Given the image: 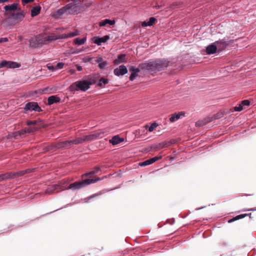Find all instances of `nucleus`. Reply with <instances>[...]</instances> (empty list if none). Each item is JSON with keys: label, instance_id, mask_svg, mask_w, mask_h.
<instances>
[{"label": "nucleus", "instance_id": "obj_1", "mask_svg": "<svg viewBox=\"0 0 256 256\" xmlns=\"http://www.w3.org/2000/svg\"><path fill=\"white\" fill-rule=\"evenodd\" d=\"M96 76H86L81 80L72 83L70 86V92L78 90L86 92L90 88L91 85L96 82Z\"/></svg>", "mask_w": 256, "mask_h": 256}, {"label": "nucleus", "instance_id": "obj_2", "mask_svg": "<svg viewBox=\"0 0 256 256\" xmlns=\"http://www.w3.org/2000/svg\"><path fill=\"white\" fill-rule=\"evenodd\" d=\"M80 140L78 138H76L72 140L63 141L49 145L46 147V149L48 150H50L52 149L69 148L74 144H80Z\"/></svg>", "mask_w": 256, "mask_h": 256}, {"label": "nucleus", "instance_id": "obj_3", "mask_svg": "<svg viewBox=\"0 0 256 256\" xmlns=\"http://www.w3.org/2000/svg\"><path fill=\"white\" fill-rule=\"evenodd\" d=\"M66 6L68 14H76L80 13L84 8L80 0H74L72 2L66 4Z\"/></svg>", "mask_w": 256, "mask_h": 256}, {"label": "nucleus", "instance_id": "obj_4", "mask_svg": "<svg viewBox=\"0 0 256 256\" xmlns=\"http://www.w3.org/2000/svg\"><path fill=\"white\" fill-rule=\"evenodd\" d=\"M32 171L30 169L20 170L17 172H9L2 174V181H6L16 178L22 176L26 174L30 173Z\"/></svg>", "mask_w": 256, "mask_h": 256}, {"label": "nucleus", "instance_id": "obj_5", "mask_svg": "<svg viewBox=\"0 0 256 256\" xmlns=\"http://www.w3.org/2000/svg\"><path fill=\"white\" fill-rule=\"evenodd\" d=\"M96 182H97L96 178L86 179L82 182H76L70 184L67 189L78 190L86 186Z\"/></svg>", "mask_w": 256, "mask_h": 256}, {"label": "nucleus", "instance_id": "obj_6", "mask_svg": "<svg viewBox=\"0 0 256 256\" xmlns=\"http://www.w3.org/2000/svg\"><path fill=\"white\" fill-rule=\"evenodd\" d=\"M79 34V32L78 30H76L74 32H68V34H64L60 36L56 35H50L44 38L46 44L48 42L57 40L58 39H65L70 38H72Z\"/></svg>", "mask_w": 256, "mask_h": 256}, {"label": "nucleus", "instance_id": "obj_7", "mask_svg": "<svg viewBox=\"0 0 256 256\" xmlns=\"http://www.w3.org/2000/svg\"><path fill=\"white\" fill-rule=\"evenodd\" d=\"M30 46L32 48H38L46 44L44 36L42 34H38L31 38L29 40Z\"/></svg>", "mask_w": 256, "mask_h": 256}, {"label": "nucleus", "instance_id": "obj_8", "mask_svg": "<svg viewBox=\"0 0 256 256\" xmlns=\"http://www.w3.org/2000/svg\"><path fill=\"white\" fill-rule=\"evenodd\" d=\"M38 129H21L20 130L10 132L8 134V138H14L18 139L24 136L26 133H30L34 132L36 130Z\"/></svg>", "mask_w": 256, "mask_h": 256}, {"label": "nucleus", "instance_id": "obj_9", "mask_svg": "<svg viewBox=\"0 0 256 256\" xmlns=\"http://www.w3.org/2000/svg\"><path fill=\"white\" fill-rule=\"evenodd\" d=\"M140 68L142 70L153 72L156 71V66L154 60L148 61L139 65Z\"/></svg>", "mask_w": 256, "mask_h": 256}, {"label": "nucleus", "instance_id": "obj_10", "mask_svg": "<svg viewBox=\"0 0 256 256\" xmlns=\"http://www.w3.org/2000/svg\"><path fill=\"white\" fill-rule=\"evenodd\" d=\"M24 109L26 110L34 111L37 112L42 111L41 108L39 106L38 102H34L26 103L24 106Z\"/></svg>", "mask_w": 256, "mask_h": 256}, {"label": "nucleus", "instance_id": "obj_11", "mask_svg": "<svg viewBox=\"0 0 256 256\" xmlns=\"http://www.w3.org/2000/svg\"><path fill=\"white\" fill-rule=\"evenodd\" d=\"M156 70L160 71L166 68L169 65V62L164 59H158L154 60Z\"/></svg>", "mask_w": 256, "mask_h": 256}, {"label": "nucleus", "instance_id": "obj_12", "mask_svg": "<svg viewBox=\"0 0 256 256\" xmlns=\"http://www.w3.org/2000/svg\"><path fill=\"white\" fill-rule=\"evenodd\" d=\"M68 14V10L66 5L58 10L52 14V16L56 19L60 18L64 14Z\"/></svg>", "mask_w": 256, "mask_h": 256}, {"label": "nucleus", "instance_id": "obj_13", "mask_svg": "<svg viewBox=\"0 0 256 256\" xmlns=\"http://www.w3.org/2000/svg\"><path fill=\"white\" fill-rule=\"evenodd\" d=\"M100 135V133L96 132L92 134L86 136L82 138H78V139L81 140L80 144L85 141H92L97 139Z\"/></svg>", "mask_w": 256, "mask_h": 256}, {"label": "nucleus", "instance_id": "obj_14", "mask_svg": "<svg viewBox=\"0 0 256 256\" xmlns=\"http://www.w3.org/2000/svg\"><path fill=\"white\" fill-rule=\"evenodd\" d=\"M67 188H64L63 186L60 184H54V185L46 189V193L48 194H54V192L58 188H60L62 190H68Z\"/></svg>", "mask_w": 256, "mask_h": 256}, {"label": "nucleus", "instance_id": "obj_15", "mask_svg": "<svg viewBox=\"0 0 256 256\" xmlns=\"http://www.w3.org/2000/svg\"><path fill=\"white\" fill-rule=\"evenodd\" d=\"M128 72L126 67L124 65H121L118 68L114 70V73L116 76H122Z\"/></svg>", "mask_w": 256, "mask_h": 256}, {"label": "nucleus", "instance_id": "obj_16", "mask_svg": "<svg viewBox=\"0 0 256 256\" xmlns=\"http://www.w3.org/2000/svg\"><path fill=\"white\" fill-rule=\"evenodd\" d=\"M2 66H4V68H19L20 65V64L12 61H7L6 60H2Z\"/></svg>", "mask_w": 256, "mask_h": 256}, {"label": "nucleus", "instance_id": "obj_17", "mask_svg": "<svg viewBox=\"0 0 256 256\" xmlns=\"http://www.w3.org/2000/svg\"><path fill=\"white\" fill-rule=\"evenodd\" d=\"M185 114L186 113L184 112H180L172 114L170 118V121L172 122H175L179 119L184 117L185 116Z\"/></svg>", "mask_w": 256, "mask_h": 256}, {"label": "nucleus", "instance_id": "obj_18", "mask_svg": "<svg viewBox=\"0 0 256 256\" xmlns=\"http://www.w3.org/2000/svg\"><path fill=\"white\" fill-rule=\"evenodd\" d=\"M124 140V138L122 137H120V135H115L109 140V142L112 146H116Z\"/></svg>", "mask_w": 256, "mask_h": 256}, {"label": "nucleus", "instance_id": "obj_19", "mask_svg": "<svg viewBox=\"0 0 256 256\" xmlns=\"http://www.w3.org/2000/svg\"><path fill=\"white\" fill-rule=\"evenodd\" d=\"M214 43L217 46L218 51H222L224 50L228 46L226 42L224 39L216 41Z\"/></svg>", "mask_w": 256, "mask_h": 256}, {"label": "nucleus", "instance_id": "obj_20", "mask_svg": "<svg viewBox=\"0 0 256 256\" xmlns=\"http://www.w3.org/2000/svg\"><path fill=\"white\" fill-rule=\"evenodd\" d=\"M110 39V36L108 35L103 37L95 36L94 38V42L98 46L101 45L102 43L106 42Z\"/></svg>", "mask_w": 256, "mask_h": 256}, {"label": "nucleus", "instance_id": "obj_21", "mask_svg": "<svg viewBox=\"0 0 256 256\" xmlns=\"http://www.w3.org/2000/svg\"><path fill=\"white\" fill-rule=\"evenodd\" d=\"M140 68L138 66V68H135L134 66H132L130 68V71L131 72V74L130 76V80L131 81H133L136 78V76H138V73L140 71Z\"/></svg>", "mask_w": 256, "mask_h": 256}, {"label": "nucleus", "instance_id": "obj_22", "mask_svg": "<svg viewBox=\"0 0 256 256\" xmlns=\"http://www.w3.org/2000/svg\"><path fill=\"white\" fill-rule=\"evenodd\" d=\"M212 118L209 116H208L202 120H199L196 122L195 124V126L196 127H202L204 126L207 123L212 122Z\"/></svg>", "mask_w": 256, "mask_h": 256}, {"label": "nucleus", "instance_id": "obj_23", "mask_svg": "<svg viewBox=\"0 0 256 256\" xmlns=\"http://www.w3.org/2000/svg\"><path fill=\"white\" fill-rule=\"evenodd\" d=\"M20 10L19 12L14 13L12 15V17L13 20H20L24 18L25 16V14L24 10Z\"/></svg>", "mask_w": 256, "mask_h": 256}, {"label": "nucleus", "instance_id": "obj_24", "mask_svg": "<svg viewBox=\"0 0 256 256\" xmlns=\"http://www.w3.org/2000/svg\"><path fill=\"white\" fill-rule=\"evenodd\" d=\"M168 146V142L164 141L158 144H154L150 146V148L154 150H160Z\"/></svg>", "mask_w": 256, "mask_h": 256}, {"label": "nucleus", "instance_id": "obj_25", "mask_svg": "<svg viewBox=\"0 0 256 256\" xmlns=\"http://www.w3.org/2000/svg\"><path fill=\"white\" fill-rule=\"evenodd\" d=\"M217 50V46L215 45L214 42L208 45L206 48V52L208 54H214L216 52Z\"/></svg>", "mask_w": 256, "mask_h": 256}, {"label": "nucleus", "instance_id": "obj_26", "mask_svg": "<svg viewBox=\"0 0 256 256\" xmlns=\"http://www.w3.org/2000/svg\"><path fill=\"white\" fill-rule=\"evenodd\" d=\"M60 98L56 95H53L49 96L48 98V104L52 105L54 104L60 102Z\"/></svg>", "mask_w": 256, "mask_h": 256}, {"label": "nucleus", "instance_id": "obj_27", "mask_svg": "<svg viewBox=\"0 0 256 256\" xmlns=\"http://www.w3.org/2000/svg\"><path fill=\"white\" fill-rule=\"evenodd\" d=\"M18 3H14L12 4L6 5L4 6V10L6 11H15L18 10Z\"/></svg>", "mask_w": 256, "mask_h": 256}, {"label": "nucleus", "instance_id": "obj_28", "mask_svg": "<svg viewBox=\"0 0 256 256\" xmlns=\"http://www.w3.org/2000/svg\"><path fill=\"white\" fill-rule=\"evenodd\" d=\"M228 113V110H220L216 114H214V116H210L212 118V120H216L218 118H220L224 116V115Z\"/></svg>", "mask_w": 256, "mask_h": 256}, {"label": "nucleus", "instance_id": "obj_29", "mask_svg": "<svg viewBox=\"0 0 256 256\" xmlns=\"http://www.w3.org/2000/svg\"><path fill=\"white\" fill-rule=\"evenodd\" d=\"M41 7L40 6H36L33 7L31 10V16L32 17L38 16L40 12Z\"/></svg>", "mask_w": 256, "mask_h": 256}, {"label": "nucleus", "instance_id": "obj_30", "mask_svg": "<svg viewBox=\"0 0 256 256\" xmlns=\"http://www.w3.org/2000/svg\"><path fill=\"white\" fill-rule=\"evenodd\" d=\"M100 170V168L98 166H96L94 167V170L90 172H86L85 174H82V176H92L96 173H98Z\"/></svg>", "mask_w": 256, "mask_h": 256}, {"label": "nucleus", "instance_id": "obj_31", "mask_svg": "<svg viewBox=\"0 0 256 256\" xmlns=\"http://www.w3.org/2000/svg\"><path fill=\"white\" fill-rule=\"evenodd\" d=\"M116 23V21L114 20H110V19H105L103 20H102L100 22L99 25L100 26H106V24H109L112 26Z\"/></svg>", "mask_w": 256, "mask_h": 256}, {"label": "nucleus", "instance_id": "obj_32", "mask_svg": "<svg viewBox=\"0 0 256 256\" xmlns=\"http://www.w3.org/2000/svg\"><path fill=\"white\" fill-rule=\"evenodd\" d=\"M126 55L124 54H120L118 56V58L114 60V64H118L124 62L125 61Z\"/></svg>", "mask_w": 256, "mask_h": 256}, {"label": "nucleus", "instance_id": "obj_33", "mask_svg": "<svg viewBox=\"0 0 256 256\" xmlns=\"http://www.w3.org/2000/svg\"><path fill=\"white\" fill-rule=\"evenodd\" d=\"M109 82V80L108 78H100L98 83L96 84V86L102 87L108 84Z\"/></svg>", "mask_w": 256, "mask_h": 256}, {"label": "nucleus", "instance_id": "obj_34", "mask_svg": "<svg viewBox=\"0 0 256 256\" xmlns=\"http://www.w3.org/2000/svg\"><path fill=\"white\" fill-rule=\"evenodd\" d=\"M86 40V37L82 38H77L74 40V42L77 45H82L84 44Z\"/></svg>", "mask_w": 256, "mask_h": 256}, {"label": "nucleus", "instance_id": "obj_35", "mask_svg": "<svg viewBox=\"0 0 256 256\" xmlns=\"http://www.w3.org/2000/svg\"><path fill=\"white\" fill-rule=\"evenodd\" d=\"M158 126L156 122H149L143 126V128H156Z\"/></svg>", "mask_w": 256, "mask_h": 256}, {"label": "nucleus", "instance_id": "obj_36", "mask_svg": "<svg viewBox=\"0 0 256 256\" xmlns=\"http://www.w3.org/2000/svg\"><path fill=\"white\" fill-rule=\"evenodd\" d=\"M100 194H101V193H100V192H98V193L94 194H92V196H88V197H87V198H84V202H89V201H90L91 199H92V198H95V197H96V196H100Z\"/></svg>", "mask_w": 256, "mask_h": 256}, {"label": "nucleus", "instance_id": "obj_37", "mask_svg": "<svg viewBox=\"0 0 256 256\" xmlns=\"http://www.w3.org/2000/svg\"><path fill=\"white\" fill-rule=\"evenodd\" d=\"M162 158V156H156L154 157H152V158H150L148 159L150 161V163L151 164H153L154 162H156V161L161 159Z\"/></svg>", "mask_w": 256, "mask_h": 256}, {"label": "nucleus", "instance_id": "obj_38", "mask_svg": "<svg viewBox=\"0 0 256 256\" xmlns=\"http://www.w3.org/2000/svg\"><path fill=\"white\" fill-rule=\"evenodd\" d=\"M181 140V138H172L171 139L170 141L167 142H168V144H176L178 142Z\"/></svg>", "mask_w": 256, "mask_h": 256}, {"label": "nucleus", "instance_id": "obj_39", "mask_svg": "<svg viewBox=\"0 0 256 256\" xmlns=\"http://www.w3.org/2000/svg\"><path fill=\"white\" fill-rule=\"evenodd\" d=\"M150 161L148 160H146L143 162H140L138 163V165L140 166H146L150 165Z\"/></svg>", "mask_w": 256, "mask_h": 256}, {"label": "nucleus", "instance_id": "obj_40", "mask_svg": "<svg viewBox=\"0 0 256 256\" xmlns=\"http://www.w3.org/2000/svg\"><path fill=\"white\" fill-rule=\"evenodd\" d=\"M243 108V107L240 104L238 106H236L234 108V110L232 111L233 112H240L241 111Z\"/></svg>", "mask_w": 256, "mask_h": 256}, {"label": "nucleus", "instance_id": "obj_41", "mask_svg": "<svg viewBox=\"0 0 256 256\" xmlns=\"http://www.w3.org/2000/svg\"><path fill=\"white\" fill-rule=\"evenodd\" d=\"M144 132V129L138 128V130H135V132H134V133L135 134L136 136H140V135H142V133Z\"/></svg>", "mask_w": 256, "mask_h": 256}, {"label": "nucleus", "instance_id": "obj_42", "mask_svg": "<svg viewBox=\"0 0 256 256\" xmlns=\"http://www.w3.org/2000/svg\"><path fill=\"white\" fill-rule=\"evenodd\" d=\"M38 122L36 120H32V125H36V126L35 128H44V127L40 125L41 123L38 122Z\"/></svg>", "mask_w": 256, "mask_h": 256}, {"label": "nucleus", "instance_id": "obj_43", "mask_svg": "<svg viewBox=\"0 0 256 256\" xmlns=\"http://www.w3.org/2000/svg\"><path fill=\"white\" fill-rule=\"evenodd\" d=\"M156 20V18H155L151 17L150 18L148 22V23L149 26H151L154 24Z\"/></svg>", "mask_w": 256, "mask_h": 256}, {"label": "nucleus", "instance_id": "obj_44", "mask_svg": "<svg viewBox=\"0 0 256 256\" xmlns=\"http://www.w3.org/2000/svg\"><path fill=\"white\" fill-rule=\"evenodd\" d=\"M240 104L242 107H243V106H248L250 104V100H245L242 101Z\"/></svg>", "mask_w": 256, "mask_h": 256}, {"label": "nucleus", "instance_id": "obj_45", "mask_svg": "<svg viewBox=\"0 0 256 256\" xmlns=\"http://www.w3.org/2000/svg\"><path fill=\"white\" fill-rule=\"evenodd\" d=\"M234 217L236 220H238L242 219V218L246 217V214H240L237 215Z\"/></svg>", "mask_w": 256, "mask_h": 256}, {"label": "nucleus", "instance_id": "obj_46", "mask_svg": "<svg viewBox=\"0 0 256 256\" xmlns=\"http://www.w3.org/2000/svg\"><path fill=\"white\" fill-rule=\"evenodd\" d=\"M107 66V63L106 62H102L98 64V66L101 69H104Z\"/></svg>", "mask_w": 256, "mask_h": 256}, {"label": "nucleus", "instance_id": "obj_47", "mask_svg": "<svg viewBox=\"0 0 256 256\" xmlns=\"http://www.w3.org/2000/svg\"><path fill=\"white\" fill-rule=\"evenodd\" d=\"M64 66V64L62 62H58L56 64V68L58 69H62Z\"/></svg>", "mask_w": 256, "mask_h": 256}, {"label": "nucleus", "instance_id": "obj_48", "mask_svg": "<svg viewBox=\"0 0 256 256\" xmlns=\"http://www.w3.org/2000/svg\"><path fill=\"white\" fill-rule=\"evenodd\" d=\"M230 243L228 240H224L221 244V246L223 247H227L229 246Z\"/></svg>", "mask_w": 256, "mask_h": 256}, {"label": "nucleus", "instance_id": "obj_49", "mask_svg": "<svg viewBox=\"0 0 256 256\" xmlns=\"http://www.w3.org/2000/svg\"><path fill=\"white\" fill-rule=\"evenodd\" d=\"M7 42H8V38H0V43Z\"/></svg>", "mask_w": 256, "mask_h": 256}, {"label": "nucleus", "instance_id": "obj_50", "mask_svg": "<svg viewBox=\"0 0 256 256\" xmlns=\"http://www.w3.org/2000/svg\"><path fill=\"white\" fill-rule=\"evenodd\" d=\"M23 4L32 2L34 0H22Z\"/></svg>", "mask_w": 256, "mask_h": 256}, {"label": "nucleus", "instance_id": "obj_51", "mask_svg": "<svg viewBox=\"0 0 256 256\" xmlns=\"http://www.w3.org/2000/svg\"><path fill=\"white\" fill-rule=\"evenodd\" d=\"M76 67L77 69V70L79 72H80L82 70V66H80V65L79 64H76Z\"/></svg>", "mask_w": 256, "mask_h": 256}, {"label": "nucleus", "instance_id": "obj_52", "mask_svg": "<svg viewBox=\"0 0 256 256\" xmlns=\"http://www.w3.org/2000/svg\"><path fill=\"white\" fill-rule=\"evenodd\" d=\"M255 210H256V208H250V209L244 208V209H243L242 210V211H243V212H246V211H255Z\"/></svg>", "mask_w": 256, "mask_h": 256}, {"label": "nucleus", "instance_id": "obj_53", "mask_svg": "<svg viewBox=\"0 0 256 256\" xmlns=\"http://www.w3.org/2000/svg\"><path fill=\"white\" fill-rule=\"evenodd\" d=\"M142 26L143 27H146L150 26L148 22H144L142 23Z\"/></svg>", "mask_w": 256, "mask_h": 256}, {"label": "nucleus", "instance_id": "obj_54", "mask_svg": "<svg viewBox=\"0 0 256 256\" xmlns=\"http://www.w3.org/2000/svg\"><path fill=\"white\" fill-rule=\"evenodd\" d=\"M48 68L49 70H52V71L54 70H56V68H54V66H48Z\"/></svg>", "mask_w": 256, "mask_h": 256}, {"label": "nucleus", "instance_id": "obj_55", "mask_svg": "<svg viewBox=\"0 0 256 256\" xmlns=\"http://www.w3.org/2000/svg\"><path fill=\"white\" fill-rule=\"evenodd\" d=\"M250 130V129H245L243 131V132H242V134H244V133H245V132H248V130ZM241 134H242V133L240 132L239 134H238V138H242V136H241Z\"/></svg>", "mask_w": 256, "mask_h": 256}, {"label": "nucleus", "instance_id": "obj_56", "mask_svg": "<svg viewBox=\"0 0 256 256\" xmlns=\"http://www.w3.org/2000/svg\"><path fill=\"white\" fill-rule=\"evenodd\" d=\"M102 62H103V59L102 57L98 58L96 60V62L98 63V64Z\"/></svg>", "mask_w": 256, "mask_h": 256}, {"label": "nucleus", "instance_id": "obj_57", "mask_svg": "<svg viewBox=\"0 0 256 256\" xmlns=\"http://www.w3.org/2000/svg\"><path fill=\"white\" fill-rule=\"evenodd\" d=\"M234 221H236V219H235L234 217H233L232 218H230V219L228 220V223H232V222H234Z\"/></svg>", "mask_w": 256, "mask_h": 256}, {"label": "nucleus", "instance_id": "obj_58", "mask_svg": "<svg viewBox=\"0 0 256 256\" xmlns=\"http://www.w3.org/2000/svg\"><path fill=\"white\" fill-rule=\"evenodd\" d=\"M26 124L28 126L32 125V120H28L26 122Z\"/></svg>", "mask_w": 256, "mask_h": 256}, {"label": "nucleus", "instance_id": "obj_59", "mask_svg": "<svg viewBox=\"0 0 256 256\" xmlns=\"http://www.w3.org/2000/svg\"><path fill=\"white\" fill-rule=\"evenodd\" d=\"M104 178H106V176H102L101 178H96V182L100 181V180H103Z\"/></svg>", "mask_w": 256, "mask_h": 256}, {"label": "nucleus", "instance_id": "obj_60", "mask_svg": "<svg viewBox=\"0 0 256 256\" xmlns=\"http://www.w3.org/2000/svg\"><path fill=\"white\" fill-rule=\"evenodd\" d=\"M6 2H8V0H0V4H3Z\"/></svg>", "mask_w": 256, "mask_h": 256}, {"label": "nucleus", "instance_id": "obj_61", "mask_svg": "<svg viewBox=\"0 0 256 256\" xmlns=\"http://www.w3.org/2000/svg\"><path fill=\"white\" fill-rule=\"evenodd\" d=\"M172 222L170 223V225H172L174 222H175V220L172 218V220H171Z\"/></svg>", "mask_w": 256, "mask_h": 256}, {"label": "nucleus", "instance_id": "obj_62", "mask_svg": "<svg viewBox=\"0 0 256 256\" xmlns=\"http://www.w3.org/2000/svg\"><path fill=\"white\" fill-rule=\"evenodd\" d=\"M246 214V216H249L250 218H251V215H252V214H251V213H249V214Z\"/></svg>", "mask_w": 256, "mask_h": 256}, {"label": "nucleus", "instance_id": "obj_63", "mask_svg": "<svg viewBox=\"0 0 256 256\" xmlns=\"http://www.w3.org/2000/svg\"><path fill=\"white\" fill-rule=\"evenodd\" d=\"M146 130H148L149 132H152L154 130V129H146Z\"/></svg>", "mask_w": 256, "mask_h": 256}, {"label": "nucleus", "instance_id": "obj_64", "mask_svg": "<svg viewBox=\"0 0 256 256\" xmlns=\"http://www.w3.org/2000/svg\"><path fill=\"white\" fill-rule=\"evenodd\" d=\"M160 6H159V5L156 6V8L157 9L160 8Z\"/></svg>", "mask_w": 256, "mask_h": 256}]
</instances>
